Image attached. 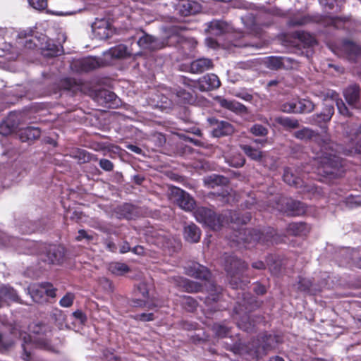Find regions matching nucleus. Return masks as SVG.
Here are the masks:
<instances>
[{
  "mask_svg": "<svg viewBox=\"0 0 361 361\" xmlns=\"http://www.w3.org/2000/svg\"><path fill=\"white\" fill-rule=\"evenodd\" d=\"M30 329L32 335L27 334L25 332L20 334V339L23 340L22 348L23 354L22 357L24 360H30V349L34 343L39 348L54 351V348L48 340V337L51 331L49 326L42 323H35L30 326Z\"/></svg>",
  "mask_w": 361,
  "mask_h": 361,
  "instance_id": "f257e3e1",
  "label": "nucleus"
},
{
  "mask_svg": "<svg viewBox=\"0 0 361 361\" xmlns=\"http://www.w3.org/2000/svg\"><path fill=\"white\" fill-rule=\"evenodd\" d=\"M246 269L247 265L240 259L231 255L225 258V270L233 288H243L245 285L241 277Z\"/></svg>",
  "mask_w": 361,
  "mask_h": 361,
  "instance_id": "f03ea898",
  "label": "nucleus"
},
{
  "mask_svg": "<svg viewBox=\"0 0 361 361\" xmlns=\"http://www.w3.org/2000/svg\"><path fill=\"white\" fill-rule=\"evenodd\" d=\"M196 220L211 229L219 230L225 223L228 222L226 214L216 215L214 211L206 207H198L194 212Z\"/></svg>",
  "mask_w": 361,
  "mask_h": 361,
  "instance_id": "7ed1b4c3",
  "label": "nucleus"
},
{
  "mask_svg": "<svg viewBox=\"0 0 361 361\" xmlns=\"http://www.w3.org/2000/svg\"><path fill=\"white\" fill-rule=\"evenodd\" d=\"M319 172L325 176H336L342 166L341 159L330 152H322L318 157Z\"/></svg>",
  "mask_w": 361,
  "mask_h": 361,
  "instance_id": "20e7f679",
  "label": "nucleus"
},
{
  "mask_svg": "<svg viewBox=\"0 0 361 361\" xmlns=\"http://www.w3.org/2000/svg\"><path fill=\"white\" fill-rule=\"evenodd\" d=\"M272 207L288 216H299L305 212V207L302 202L284 197H278Z\"/></svg>",
  "mask_w": 361,
  "mask_h": 361,
  "instance_id": "39448f33",
  "label": "nucleus"
},
{
  "mask_svg": "<svg viewBox=\"0 0 361 361\" xmlns=\"http://www.w3.org/2000/svg\"><path fill=\"white\" fill-rule=\"evenodd\" d=\"M0 245L4 246H15L20 252L25 254H35L36 251L32 250L37 246V243L32 241H27L24 239H18L11 237L4 233L0 232Z\"/></svg>",
  "mask_w": 361,
  "mask_h": 361,
  "instance_id": "423d86ee",
  "label": "nucleus"
},
{
  "mask_svg": "<svg viewBox=\"0 0 361 361\" xmlns=\"http://www.w3.org/2000/svg\"><path fill=\"white\" fill-rule=\"evenodd\" d=\"M28 293L35 302H42L46 300V296L54 298L56 289L49 283H35L27 288Z\"/></svg>",
  "mask_w": 361,
  "mask_h": 361,
  "instance_id": "0eeeda50",
  "label": "nucleus"
},
{
  "mask_svg": "<svg viewBox=\"0 0 361 361\" xmlns=\"http://www.w3.org/2000/svg\"><path fill=\"white\" fill-rule=\"evenodd\" d=\"M91 27L94 37L98 39H106L115 32L111 23L104 18H97L92 23Z\"/></svg>",
  "mask_w": 361,
  "mask_h": 361,
  "instance_id": "6e6552de",
  "label": "nucleus"
},
{
  "mask_svg": "<svg viewBox=\"0 0 361 361\" xmlns=\"http://www.w3.org/2000/svg\"><path fill=\"white\" fill-rule=\"evenodd\" d=\"M177 14L181 16L195 15L201 11V5L195 1L180 0L174 6Z\"/></svg>",
  "mask_w": 361,
  "mask_h": 361,
  "instance_id": "1a4fd4ad",
  "label": "nucleus"
},
{
  "mask_svg": "<svg viewBox=\"0 0 361 361\" xmlns=\"http://www.w3.org/2000/svg\"><path fill=\"white\" fill-rule=\"evenodd\" d=\"M209 123L214 126L212 135L214 137H220L230 135L233 133L234 128L231 123L226 121H218L214 118H208Z\"/></svg>",
  "mask_w": 361,
  "mask_h": 361,
  "instance_id": "9d476101",
  "label": "nucleus"
},
{
  "mask_svg": "<svg viewBox=\"0 0 361 361\" xmlns=\"http://www.w3.org/2000/svg\"><path fill=\"white\" fill-rule=\"evenodd\" d=\"M94 100L99 105L112 108L118 105L117 96L111 91L106 89L99 90L93 94Z\"/></svg>",
  "mask_w": 361,
  "mask_h": 361,
  "instance_id": "9b49d317",
  "label": "nucleus"
},
{
  "mask_svg": "<svg viewBox=\"0 0 361 361\" xmlns=\"http://www.w3.org/2000/svg\"><path fill=\"white\" fill-rule=\"evenodd\" d=\"M172 194L174 195L176 202L181 209L188 212L194 209L195 201L188 192L180 188H175L172 190Z\"/></svg>",
  "mask_w": 361,
  "mask_h": 361,
  "instance_id": "f8f14e48",
  "label": "nucleus"
},
{
  "mask_svg": "<svg viewBox=\"0 0 361 361\" xmlns=\"http://www.w3.org/2000/svg\"><path fill=\"white\" fill-rule=\"evenodd\" d=\"M195 84L194 87L198 88L202 92H205L219 88L221 85V82L216 75L207 74L195 82Z\"/></svg>",
  "mask_w": 361,
  "mask_h": 361,
  "instance_id": "ddd939ff",
  "label": "nucleus"
},
{
  "mask_svg": "<svg viewBox=\"0 0 361 361\" xmlns=\"http://www.w3.org/2000/svg\"><path fill=\"white\" fill-rule=\"evenodd\" d=\"M130 55L131 53L128 51L127 46L120 44L104 52V62L109 64L111 63L112 59H126Z\"/></svg>",
  "mask_w": 361,
  "mask_h": 361,
  "instance_id": "4468645a",
  "label": "nucleus"
},
{
  "mask_svg": "<svg viewBox=\"0 0 361 361\" xmlns=\"http://www.w3.org/2000/svg\"><path fill=\"white\" fill-rule=\"evenodd\" d=\"M66 250L61 245H51L46 247V256L47 261L50 264H59L63 262L65 258Z\"/></svg>",
  "mask_w": 361,
  "mask_h": 361,
  "instance_id": "2eb2a0df",
  "label": "nucleus"
},
{
  "mask_svg": "<svg viewBox=\"0 0 361 361\" xmlns=\"http://www.w3.org/2000/svg\"><path fill=\"white\" fill-rule=\"evenodd\" d=\"M279 341V336L264 334L259 336V338L257 340V344L255 345V351L257 353H260V349L262 348V352L266 353L275 348Z\"/></svg>",
  "mask_w": 361,
  "mask_h": 361,
  "instance_id": "dca6fc26",
  "label": "nucleus"
},
{
  "mask_svg": "<svg viewBox=\"0 0 361 361\" xmlns=\"http://www.w3.org/2000/svg\"><path fill=\"white\" fill-rule=\"evenodd\" d=\"M72 66L76 71L88 72L99 67L100 63L96 58L88 57L75 61Z\"/></svg>",
  "mask_w": 361,
  "mask_h": 361,
  "instance_id": "f3484780",
  "label": "nucleus"
},
{
  "mask_svg": "<svg viewBox=\"0 0 361 361\" xmlns=\"http://www.w3.org/2000/svg\"><path fill=\"white\" fill-rule=\"evenodd\" d=\"M138 46L143 49L156 50L164 47V44L157 38L144 32L137 40Z\"/></svg>",
  "mask_w": 361,
  "mask_h": 361,
  "instance_id": "a211bd4d",
  "label": "nucleus"
},
{
  "mask_svg": "<svg viewBox=\"0 0 361 361\" xmlns=\"http://www.w3.org/2000/svg\"><path fill=\"white\" fill-rule=\"evenodd\" d=\"M171 99L180 106L191 104L195 102L193 95L180 87L173 90L171 93Z\"/></svg>",
  "mask_w": 361,
  "mask_h": 361,
  "instance_id": "6ab92c4d",
  "label": "nucleus"
},
{
  "mask_svg": "<svg viewBox=\"0 0 361 361\" xmlns=\"http://www.w3.org/2000/svg\"><path fill=\"white\" fill-rule=\"evenodd\" d=\"M18 118L16 114H10L8 117L0 123V134L7 136L11 134L18 126Z\"/></svg>",
  "mask_w": 361,
  "mask_h": 361,
  "instance_id": "aec40b11",
  "label": "nucleus"
},
{
  "mask_svg": "<svg viewBox=\"0 0 361 361\" xmlns=\"http://www.w3.org/2000/svg\"><path fill=\"white\" fill-rule=\"evenodd\" d=\"M188 275L201 280H208L210 277V272L207 267L197 262H192L187 268Z\"/></svg>",
  "mask_w": 361,
  "mask_h": 361,
  "instance_id": "412c9836",
  "label": "nucleus"
},
{
  "mask_svg": "<svg viewBox=\"0 0 361 361\" xmlns=\"http://www.w3.org/2000/svg\"><path fill=\"white\" fill-rule=\"evenodd\" d=\"M349 154H361V126L353 129L349 134Z\"/></svg>",
  "mask_w": 361,
  "mask_h": 361,
  "instance_id": "4be33fe9",
  "label": "nucleus"
},
{
  "mask_svg": "<svg viewBox=\"0 0 361 361\" xmlns=\"http://www.w3.org/2000/svg\"><path fill=\"white\" fill-rule=\"evenodd\" d=\"M41 135V130L37 127H27L20 129L18 136L21 142H31L38 139Z\"/></svg>",
  "mask_w": 361,
  "mask_h": 361,
  "instance_id": "5701e85b",
  "label": "nucleus"
},
{
  "mask_svg": "<svg viewBox=\"0 0 361 361\" xmlns=\"http://www.w3.org/2000/svg\"><path fill=\"white\" fill-rule=\"evenodd\" d=\"M17 229L23 234H30L43 229L41 221H32L25 220L17 225Z\"/></svg>",
  "mask_w": 361,
  "mask_h": 361,
  "instance_id": "b1692460",
  "label": "nucleus"
},
{
  "mask_svg": "<svg viewBox=\"0 0 361 361\" xmlns=\"http://www.w3.org/2000/svg\"><path fill=\"white\" fill-rule=\"evenodd\" d=\"M213 67L211 59L207 58H200L191 62L190 71L192 73L200 74Z\"/></svg>",
  "mask_w": 361,
  "mask_h": 361,
  "instance_id": "393cba45",
  "label": "nucleus"
},
{
  "mask_svg": "<svg viewBox=\"0 0 361 361\" xmlns=\"http://www.w3.org/2000/svg\"><path fill=\"white\" fill-rule=\"evenodd\" d=\"M334 108L332 104H326L320 114H314L311 117V123L319 125L329 121L334 115Z\"/></svg>",
  "mask_w": 361,
  "mask_h": 361,
  "instance_id": "a878e982",
  "label": "nucleus"
},
{
  "mask_svg": "<svg viewBox=\"0 0 361 361\" xmlns=\"http://www.w3.org/2000/svg\"><path fill=\"white\" fill-rule=\"evenodd\" d=\"M344 97L350 106L357 107L360 96V90L357 85H352L343 91Z\"/></svg>",
  "mask_w": 361,
  "mask_h": 361,
  "instance_id": "bb28decb",
  "label": "nucleus"
},
{
  "mask_svg": "<svg viewBox=\"0 0 361 361\" xmlns=\"http://www.w3.org/2000/svg\"><path fill=\"white\" fill-rule=\"evenodd\" d=\"M44 42L42 43V54L45 57H54L61 52L60 47L55 44L50 39L43 38Z\"/></svg>",
  "mask_w": 361,
  "mask_h": 361,
  "instance_id": "cd10ccee",
  "label": "nucleus"
},
{
  "mask_svg": "<svg viewBox=\"0 0 361 361\" xmlns=\"http://www.w3.org/2000/svg\"><path fill=\"white\" fill-rule=\"evenodd\" d=\"M219 105L228 110L236 114H245L247 112V108L243 104L233 100H228L224 98L218 99Z\"/></svg>",
  "mask_w": 361,
  "mask_h": 361,
  "instance_id": "c85d7f7f",
  "label": "nucleus"
},
{
  "mask_svg": "<svg viewBox=\"0 0 361 361\" xmlns=\"http://www.w3.org/2000/svg\"><path fill=\"white\" fill-rule=\"evenodd\" d=\"M69 155L73 159L78 160L79 164H85L90 161L92 159L97 160V158L90 154L85 149L80 148H73L69 152Z\"/></svg>",
  "mask_w": 361,
  "mask_h": 361,
  "instance_id": "c756f323",
  "label": "nucleus"
},
{
  "mask_svg": "<svg viewBox=\"0 0 361 361\" xmlns=\"http://www.w3.org/2000/svg\"><path fill=\"white\" fill-rule=\"evenodd\" d=\"M183 234L188 242L197 243L200 239L201 231L195 224H190L184 227Z\"/></svg>",
  "mask_w": 361,
  "mask_h": 361,
  "instance_id": "7c9ffc66",
  "label": "nucleus"
},
{
  "mask_svg": "<svg viewBox=\"0 0 361 361\" xmlns=\"http://www.w3.org/2000/svg\"><path fill=\"white\" fill-rule=\"evenodd\" d=\"M0 296L1 300V305L4 302H19L20 299L16 291L11 287L9 286H2L0 287Z\"/></svg>",
  "mask_w": 361,
  "mask_h": 361,
  "instance_id": "2f4dec72",
  "label": "nucleus"
},
{
  "mask_svg": "<svg viewBox=\"0 0 361 361\" xmlns=\"http://www.w3.org/2000/svg\"><path fill=\"white\" fill-rule=\"evenodd\" d=\"M117 214L118 215V218L129 220L134 219L137 216V211L135 206L130 204H124L118 207Z\"/></svg>",
  "mask_w": 361,
  "mask_h": 361,
  "instance_id": "473e14b6",
  "label": "nucleus"
},
{
  "mask_svg": "<svg viewBox=\"0 0 361 361\" xmlns=\"http://www.w3.org/2000/svg\"><path fill=\"white\" fill-rule=\"evenodd\" d=\"M283 180L290 186L295 188H302L303 186V180L298 176H295L291 169L287 168L284 170Z\"/></svg>",
  "mask_w": 361,
  "mask_h": 361,
  "instance_id": "72a5a7b5",
  "label": "nucleus"
},
{
  "mask_svg": "<svg viewBox=\"0 0 361 361\" xmlns=\"http://www.w3.org/2000/svg\"><path fill=\"white\" fill-rule=\"evenodd\" d=\"M136 295H141L142 297V299H137V300L134 301V305L135 306H146L147 305V300L148 299V293H149V288L148 285L145 282H140L137 286L136 289Z\"/></svg>",
  "mask_w": 361,
  "mask_h": 361,
  "instance_id": "f704fd0d",
  "label": "nucleus"
},
{
  "mask_svg": "<svg viewBox=\"0 0 361 361\" xmlns=\"http://www.w3.org/2000/svg\"><path fill=\"white\" fill-rule=\"evenodd\" d=\"M59 87L61 90L71 92L73 94L80 91L82 85L80 82L73 78H63L60 81Z\"/></svg>",
  "mask_w": 361,
  "mask_h": 361,
  "instance_id": "c9c22d12",
  "label": "nucleus"
},
{
  "mask_svg": "<svg viewBox=\"0 0 361 361\" xmlns=\"http://www.w3.org/2000/svg\"><path fill=\"white\" fill-rule=\"evenodd\" d=\"M109 271L116 276H123L130 271V267L125 263L113 262L109 264Z\"/></svg>",
  "mask_w": 361,
  "mask_h": 361,
  "instance_id": "e433bc0d",
  "label": "nucleus"
},
{
  "mask_svg": "<svg viewBox=\"0 0 361 361\" xmlns=\"http://www.w3.org/2000/svg\"><path fill=\"white\" fill-rule=\"evenodd\" d=\"M342 50L349 58H354L360 53V48L355 43L350 40H345L341 45Z\"/></svg>",
  "mask_w": 361,
  "mask_h": 361,
  "instance_id": "4c0bfd02",
  "label": "nucleus"
},
{
  "mask_svg": "<svg viewBox=\"0 0 361 361\" xmlns=\"http://www.w3.org/2000/svg\"><path fill=\"white\" fill-rule=\"evenodd\" d=\"M204 182L208 188H214L217 185H226L228 179L223 176L212 174L204 178Z\"/></svg>",
  "mask_w": 361,
  "mask_h": 361,
  "instance_id": "58836bf2",
  "label": "nucleus"
},
{
  "mask_svg": "<svg viewBox=\"0 0 361 361\" xmlns=\"http://www.w3.org/2000/svg\"><path fill=\"white\" fill-rule=\"evenodd\" d=\"M228 29V24L221 20H214L208 25L209 31L214 35H220Z\"/></svg>",
  "mask_w": 361,
  "mask_h": 361,
  "instance_id": "ea45409f",
  "label": "nucleus"
},
{
  "mask_svg": "<svg viewBox=\"0 0 361 361\" xmlns=\"http://www.w3.org/2000/svg\"><path fill=\"white\" fill-rule=\"evenodd\" d=\"M288 232L293 235H305L308 232V228L305 223H291L288 226Z\"/></svg>",
  "mask_w": 361,
  "mask_h": 361,
  "instance_id": "a19ab883",
  "label": "nucleus"
},
{
  "mask_svg": "<svg viewBox=\"0 0 361 361\" xmlns=\"http://www.w3.org/2000/svg\"><path fill=\"white\" fill-rule=\"evenodd\" d=\"M275 121L287 129H295L299 127V122L295 118L279 116L275 118Z\"/></svg>",
  "mask_w": 361,
  "mask_h": 361,
  "instance_id": "79ce46f5",
  "label": "nucleus"
},
{
  "mask_svg": "<svg viewBox=\"0 0 361 361\" xmlns=\"http://www.w3.org/2000/svg\"><path fill=\"white\" fill-rule=\"evenodd\" d=\"M314 109V103L306 99H298V114H307Z\"/></svg>",
  "mask_w": 361,
  "mask_h": 361,
  "instance_id": "37998d69",
  "label": "nucleus"
},
{
  "mask_svg": "<svg viewBox=\"0 0 361 361\" xmlns=\"http://www.w3.org/2000/svg\"><path fill=\"white\" fill-rule=\"evenodd\" d=\"M241 149L247 157L253 160L259 161L262 157V152L250 145H241Z\"/></svg>",
  "mask_w": 361,
  "mask_h": 361,
  "instance_id": "c03bdc74",
  "label": "nucleus"
},
{
  "mask_svg": "<svg viewBox=\"0 0 361 361\" xmlns=\"http://www.w3.org/2000/svg\"><path fill=\"white\" fill-rule=\"evenodd\" d=\"M294 137L301 140H310L316 135V133L309 128L304 127L303 128L297 130L293 134Z\"/></svg>",
  "mask_w": 361,
  "mask_h": 361,
  "instance_id": "a18cd8bd",
  "label": "nucleus"
},
{
  "mask_svg": "<svg viewBox=\"0 0 361 361\" xmlns=\"http://www.w3.org/2000/svg\"><path fill=\"white\" fill-rule=\"evenodd\" d=\"M280 110L286 114H298V99H292L280 105Z\"/></svg>",
  "mask_w": 361,
  "mask_h": 361,
  "instance_id": "49530a36",
  "label": "nucleus"
},
{
  "mask_svg": "<svg viewBox=\"0 0 361 361\" xmlns=\"http://www.w3.org/2000/svg\"><path fill=\"white\" fill-rule=\"evenodd\" d=\"M295 35L307 46H312L316 43L314 37L307 32L298 31Z\"/></svg>",
  "mask_w": 361,
  "mask_h": 361,
  "instance_id": "de8ad7c7",
  "label": "nucleus"
},
{
  "mask_svg": "<svg viewBox=\"0 0 361 361\" xmlns=\"http://www.w3.org/2000/svg\"><path fill=\"white\" fill-rule=\"evenodd\" d=\"M249 237L246 238V241L251 242H262L264 243L267 240V238L264 236V233L259 230H252L249 231L248 233Z\"/></svg>",
  "mask_w": 361,
  "mask_h": 361,
  "instance_id": "09e8293b",
  "label": "nucleus"
},
{
  "mask_svg": "<svg viewBox=\"0 0 361 361\" xmlns=\"http://www.w3.org/2000/svg\"><path fill=\"white\" fill-rule=\"evenodd\" d=\"M267 66L271 70H279L283 68L282 56H270L267 59Z\"/></svg>",
  "mask_w": 361,
  "mask_h": 361,
  "instance_id": "8fccbe9b",
  "label": "nucleus"
},
{
  "mask_svg": "<svg viewBox=\"0 0 361 361\" xmlns=\"http://www.w3.org/2000/svg\"><path fill=\"white\" fill-rule=\"evenodd\" d=\"M154 237L156 238L154 243L159 246L169 247L170 245L172 244L171 239L164 232L156 233Z\"/></svg>",
  "mask_w": 361,
  "mask_h": 361,
  "instance_id": "3c124183",
  "label": "nucleus"
},
{
  "mask_svg": "<svg viewBox=\"0 0 361 361\" xmlns=\"http://www.w3.org/2000/svg\"><path fill=\"white\" fill-rule=\"evenodd\" d=\"M228 163L233 167L238 168L245 164V159L241 154H236L228 159Z\"/></svg>",
  "mask_w": 361,
  "mask_h": 361,
  "instance_id": "603ef678",
  "label": "nucleus"
},
{
  "mask_svg": "<svg viewBox=\"0 0 361 361\" xmlns=\"http://www.w3.org/2000/svg\"><path fill=\"white\" fill-rule=\"evenodd\" d=\"M182 303L184 307L189 312L194 311L197 306V301L190 296H184Z\"/></svg>",
  "mask_w": 361,
  "mask_h": 361,
  "instance_id": "864d4df0",
  "label": "nucleus"
},
{
  "mask_svg": "<svg viewBox=\"0 0 361 361\" xmlns=\"http://www.w3.org/2000/svg\"><path fill=\"white\" fill-rule=\"evenodd\" d=\"M250 132L255 136H266L268 129L260 124H255L250 128Z\"/></svg>",
  "mask_w": 361,
  "mask_h": 361,
  "instance_id": "5fc2aeb1",
  "label": "nucleus"
},
{
  "mask_svg": "<svg viewBox=\"0 0 361 361\" xmlns=\"http://www.w3.org/2000/svg\"><path fill=\"white\" fill-rule=\"evenodd\" d=\"M229 214H231V221H236L238 224H246L251 219V215L247 212L241 218L238 216V214L236 212H230Z\"/></svg>",
  "mask_w": 361,
  "mask_h": 361,
  "instance_id": "6e6d98bb",
  "label": "nucleus"
},
{
  "mask_svg": "<svg viewBox=\"0 0 361 361\" xmlns=\"http://www.w3.org/2000/svg\"><path fill=\"white\" fill-rule=\"evenodd\" d=\"M282 66L283 69H293L298 66V63L295 59L290 57L282 56Z\"/></svg>",
  "mask_w": 361,
  "mask_h": 361,
  "instance_id": "4d7b16f0",
  "label": "nucleus"
},
{
  "mask_svg": "<svg viewBox=\"0 0 361 361\" xmlns=\"http://www.w3.org/2000/svg\"><path fill=\"white\" fill-rule=\"evenodd\" d=\"M347 207L352 209L357 206H361V198L358 196L350 195L345 201Z\"/></svg>",
  "mask_w": 361,
  "mask_h": 361,
  "instance_id": "13d9d810",
  "label": "nucleus"
},
{
  "mask_svg": "<svg viewBox=\"0 0 361 361\" xmlns=\"http://www.w3.org/2000/svg\"><path fill=\"white\" fill-rule=\"evenodd\" d=\"M311 21V19L309 16H303L299 18H293L291 19L288 24L291 26H297V25H303L305 24L308 23Z\"/></svg>",
  "mask_w": 361,
  "mask_h": 361,
  "instance_id": "bf43d9fd",
  "label": "nucleus"
},
{
  "mask_svg": "<svg viewBox=\"0 0 361 361\" xmlns=\"http://www.w3.org/2000/svg\"><path fill=\"white\" fill-rule=\"evenodd\" d=\"M30 5L36 10L42 11L47 8V0H28Z\"/></svg>",
  "mask_w": 361,
  "mask_h": 361,
  "instance_id": "052dcab7",
  "label": "nucleus"
},
{
  "mask_svg": "<svg viewBox=\"0 0 361 361\" xmlns=\"http://www.w3.org/2000/svg\"><path fill=\"white\" fill-rule=\"evenodd\" d=\"M74 295L72 293H67L60 300V305L64 307H69L73 305Z\"/></svg>",
  "mask_w": 361,
  "mask_h": 361,
  "instance_id": "680f3d73",
  "label": "nucleus"
},
{
  "mask_svg": "<svg viewBox=\"0 0 361 361\" xmlns=\"http://www.w3.org/2000/svg\"><path fill=\"white\" fill-rule=\"evenodd\" d=\"M336 104L338 112L343 116H350L349 111L341 99H338L336 101Z\"/></svg>",
  "mask_w": 361,
  "mask_h": 361,
  "instance_id": "e2e57ef3",
  "label": "nucleus"
},
{
  "mask_svg": "<svg viewBox=\"0 0 361 361\" xmlns=\"http://www.w3.org/2000/svg\"><path fill=\"white\" fill-rule=\"evenodd\" d=\"M336 104L338 112L343 116H350L349 111L341 99H338L336 101Z\"/></svg>",
  "mask_w": 361,
  "mask_h": 361,
  "instance_id": "0e129e2a",
  "label": "nucleus"
},
{
  "mask_svg": "<svg viewBox=\"0 0 361 361\" xmlns=\"http://www.w3.org/2000/svg\"><path fill=\"white\" fill-rule=\"evenodd\" d=\"M99 164L106 171H111L114 169V164L109 159H102L99 160Z\"/></svg>",
  "mask_w": 361,
  "mask_h": 361,
  "instance_id": "69168bd1",
  "label": "nucleus"
},
{
  "mask_svg": "<svg viewBox=\"0 0 361 361\" xmlns=\"http://www.w3.org/2000/svg\"><path fill=\"white\" fill-rule=\"evenodd\" d=\"M216 334L219 337H225L228 333V329L223 325L216 324L214 326Z\"/></svg>",
  "mask_w": 361,
  "mask_h": 361,
  "instance_id": "338daca9",
  "label": "nucleus"
},
{
  "mask_svg": "<svg viewBox=\"0 0 361 361\" xmlns=\"http://www.w3.org/2000/svg\"><path fill=\"white\" fill-rule=\"evenodd\" d=\"M311 284L312 283L310 280L301 278L298 281V288L300 291H306V290H309L310 287L311 286Z\"/></svg>",
  "mask_w": 361,
  "mask_h": 361,
  "instance_id": "774afa93",
  "label": "nucleus"
}]
</instances>
